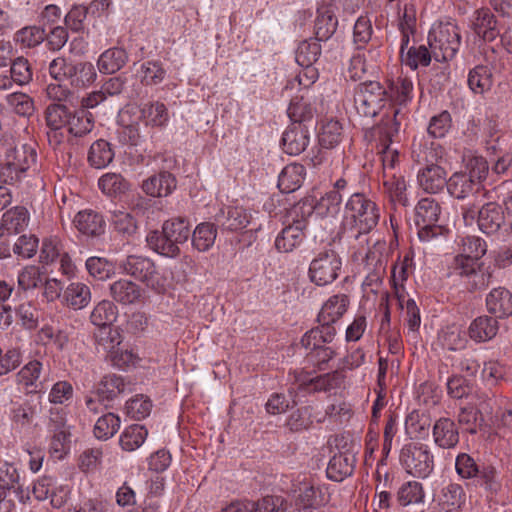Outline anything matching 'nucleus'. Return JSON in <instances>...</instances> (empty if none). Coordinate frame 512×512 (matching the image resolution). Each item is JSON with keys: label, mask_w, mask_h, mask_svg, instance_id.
<instances>
[{"label": "nucleus", "mask_w": 512, "mask_h": 512, "mask_svg": "<svg viewBox=\"0 0 512 512\" xmlns=\"http://www.w3.org/2000/svg\"><path fill=\"white\" fill-rule=\"evenodd\" d=\"M380 219V208L375 201L361 192L353 193L344 205L342 229L355 239L368 235Z\"/></svg>", "instance_id": "nucleus-1"}, {"label": "nucleus", "mask_w": 512, "mask_h": 512, "mask_svg": "<svg viewBox=\"0 0 512 512\" xmlns=\"http://www.w3.org/2000/svg\"><path fill=\"white\" fill-rule=\"evenodd\" d=\"M0 153L4 159L0 163V182L13 185L19 182L26 171L36 162V151L29 145L15 146L14 137L4 133L0 137Z\"/></svg>", "instance_id": "nucleus-2"}, {"label": "nucleus", "mask_w": 512, "mask_h": 512, "mask_svg": "<svg viewBox=\"0 0 512 512\" xmlns=\"http://www.w3.org/2000/svg\"><path fill=\"white\" fill-rule=\"evenodd\" d=\"M190 234L188 219L175 217L163 223L162 231H151L146 241L148 246L158 254L174 258L180 254L179 246L187 242Z\"/></svg>", "instance_id": "nucleus-3"}, {"label": "nucleus", "mask_w": 512, "mask_h": 512, "mask_svg": "<svg viewBox=\"0 0 512 512\" xmlns=\"http://www.w3.org/2000/svg\"><path fill=\"white\" fill-rule=\"evenodd\" d=\"M440 215L441 206L435 199L426 197L418 201L414 222L420 241L430 242L448 231L445 226L438 224Z\"/></svg>", "instance_id": "nucleus-4"}, {"label": "nucleus", "mask_w": 512, "mask_h": 512, "mask_svg": "<svg viewBox=\"0 0 512 512\" xmlns=\"http://www.w3.org/2000/svg\"><path fill=\"white\" fill-rule=\"evenodd\" d=\"M312 214V205L297 203L291 210L292 224L285 227L275 240V247L280 252H290L304 239V230L307 227V217Z\"/></svg>", "instance_id": "nucleus-5"}, {"label": "nucleus", "mask_w": 512, "mask_h": 512, "mask_svg": "<svg viewBox=\"0 0 512 512\" xmlns=\"http://www.w3.org/2000/svg\"><path fill=\"white\" fill-rule=\"evenodd\" d=\"M428 40L436 61L453 59L461 44L459 28L453 23L440 24L429 34Z\"/></svg>", "instance_id": "nucleus-6"}, {"label": "nucleus", "mask_w": 512, "mask_h": 512, "mask_svg": "<svg viewBox=\"0 0 512 512\" xmlns=\"http://www.w3.org/2000/svg\"><path fill=\"white\" fill-rule=\"evenodd\" d=\"M387 90L377 81H368L357 86L354 93V106L360 116L375 117L384 107Z\"/></svg>", "instance_id": "nucleus-7"}, {"label": "nucleus", "mask_w": 512, "mask_h": 512, "mask_svg": "<svg viewBox=\"0 0 512 512\" xmlns=\"http://www.w3.org/2000/svg\"><path fill=\"white\" fill-rule=\"evenodd\" d=\"M400 462L409 474L419 478L429 476L434 468L429 448L415 442L404 445L400 452Z\"/></svg>", "instance_id": "nucleus-8"}, {"label": "nucleus", "mask_w": 512, "mask_h": 512, "mask_svg": "<svg viewBox=\"0 0 512 512\" xmlns=\"http://www.w3.org/2000/svg\"><path fill=\"white\" fill-rule=\"evenodd\" d=\"M341 266L342 261L336 251H321L310 264V280L318 286L328 285L337 279Z\"/></svg>", "instance_id": "nucleus-9"}, {"label": "nucleus", "mask_w": 512, "mask_h": 512, "mask_svg": "<svg viewBox=\"0 0 512 512\" xmlns=\"http://www.w3.org/2000/svg\"><path fill=\"white\" fill-rule=\"evenodd\" d=\"M399 124L395 121L387 122L381 128V145L380 152L382 163V175H397L395 172L396 165L399 163V152L391 147L392 137L398 133Z\"/></svg>", "instance_id": "nucleus-10"}, {"label": "nucleus", "mask_w": 512, "mask_h": 512, "mask_svg": "<svg viewBox=\"0 0 512 512\" xmlns=\"http://www.w3.org/2000/svg\"><path fill=\"white\" fill-rule=\"evenodd\" d=\"M121 267L126 274L144 282L147 286L155 288L157 272L155 264L150 259L130 255L123 261Z\"/></svg>", "instance_id": "nucleus-11"}, {"label": "nucleus", "mask_w": 512, "mask_h": 512, "mask_svg": "<svg viewBox=\"0 0 512 512\" xmlns=\"http://www.w3.org/2000/svg\"><path fill=\"white\" fill-rule=\"evenodd\" d=\"M70 114L71 112L64 104L53 103L46 108L45 119L47 126L51 129L47 134L50 143H61L62 134L58 131L68 125Z\"/></svg>", "instance_id": "nucleus-12"}, {"label": "nucleus", "mask_w": 512, "mask_h": 512, "mask_svg": "<svg viewBox=\"0 0 512 512\" xmlns=\"http://www.w3.org/2000/svg\"><path fill=\"white\" fill-rule=\"evenodd\" d=\"M477 223L483 233L495 234L505 224L504 210L499 204L488 202L479 209Z\"/></svg>", "instance_id": "nucleus-13"}, {"label": "nucleus", "mask_w": 512, "mask_h": 512, "mask_svg": "<svg viewBox=\"0 0 512 512\" xmlns=\"http://www.w3.org/2000/svg\"><path fill=\"white\" fill-rule=\"evenodd\" d=\"M251 215L240 206H226L216 215L215 221L224 230L240 231L250 223Z\"/></svg>", "instance_id": "nucleus-14"}, {"label": "nucleus", "mask_w": 512, "mask_h": 512, "mask_svg": "<svg viewBox=\"0 0 512 512\" xmlns=\"http://www.w3.org/2000/svg\"><path fill=\"white\" fill-rule=\"evenodd\" d=\"M418 183L427 193H438L448 185L447 172L438 164H428L418 172Z\"/></svg>", "instance_id": "nucleus-15"}, {"label": "nucleus", "mask_w": 512, "mask_h": 512, "mask_svg": "<svg viewBox=\"0 0 512 512\" xmlns=\"http://www.w3.org/2000/svg\"><path fill=\"white\" fill-rule=\"evenodd\" d=\"M350 304L346 294H336L324 302L317 317V322L333 326L346 313Z\"/></svg>", "instance_id": "nucleus-16"}, {"label": "nucleus", "mask_w": 512, "mask_h": 512, "mask_svg": "<svg viewBox=\"0 0 512 512\" xmlns=\"http://www.w3.org/2000/svg\"><path fill=\"white\" fill-rule=\"evenodd\" d=\"M309 131L303 124L290 125L282 136V147L289 155H299L309 144Z\"/></svg>", "instance_id": "nucleus-17"}, {"label": "nucleus", "mask_w": 512, "mask_h": 512, "mask_svg": "<svg viewBox=\"0 0 512 512\" xmlns=\"http://www.w3.org/2000/svg\"><path fill=\"white\" fill-rule=\"evenodd\" d=\"M434 443L443 449L454 448L459 442V431L455 422L447 417L439 418L433 425Z\"/></svg>", "instance_id": "nucleus-18"}, {"label": "nucleus", "mask_w": 512, "mask_h": 512, "mask_svg": "<svg viewBox=\"0 0 512 512\" xmlns=\"http://www.w3.org/2000/svg\"><path fill=\"white\" fill-rule=\"evenodd\" d=\"M472 29L479 37L489 42L495 40L500 34L497 20L488 8H480L475 11Z\"/></svg>", "instance_id": "nucleus-19"}, {"label": "nucleus", "mask_w": 512, "mask_h": 512, "mask_svg": "<svg viewBox=\"0 0 512 512\" xmlns=\"http://www.w3.org/2000/svg\"><path fill=\"white\" fill-rule=\"evenodd\" d=\"M356 457L350 452H339L329 461L326 474L333 481L341 482L352 475L355 469Z\"/></svg>", "instance_id": "nucleus-20"}, {"label": "nucleus", "mask_w": 512, "mask_h": 512, "mask_svg": "<svg viewBox=\"0 0 512 512\" xmlns=\"http://www.w3.org/2000/svg\"><path fill=\"white\" fill-rule=\"evenodd\" d=\"M486 306L495 317H508L512 314V293L504 287L494 288L486 297Z\"/></svg>", "instance_id": "nucleus-21"}, {"label": "nucleus", "mask_w": 512, "mask_h": 512, "mask_svg": "<svg viewBox=\"0 0 512 512\" xmlns=\"http://www.w3.org/2000/svg\"><path fill=\"white\" fill-rule=\"evenodd\" d=\"M176 178L169 172H160L145 180L142 184L143 191L152 197H166L176 188Z\"/></svg>", "instance_id": "nucleus-22"}, {"label": "nucleus", "mask_w": 512, "mask_h": 512, "mask_svg": "<svg viewBox=\"0 0 512 512\" xmlns=\"http://www.w3.org/2000/svg\"><path fill=\"white\" fill-rule=\"evenodd\" d=\"M74 224L80 233L92 237L101 235L105 229L102 215L90 209L78 212Z\"/></svg>", "instance_id": "nucleus-23"}, {"label": "nucleus", "mask_w": 512, "mask_h": 512, "mask_svg": "<svg viewBox=\"0 0 512 512\" xmlns=\"http://www.w3.org/2000/svg\"><path fill=\"white\" fill-rule=\"evenodd\" d=\"M110 296L122 305L134 304L140 300L142 289L128 279H119L110 284Z\"/></svg>", "instance_id": "nucleus-24"}, {"label": "nucleus", "mask_w": 512, "mask_h": 512, "mask_svg": "<svg viewBox=\"0 0 512 512\" xmlns=\"http://www.w3.org/2000/svg\"><path fill=\"white\" fill-rule=\"evenodd\" d=\"M465 501L466 494L458 483L445 485L438 495V503L445 512H459Z\"/></svg>", "instance_id": "nucleus-25"}, {"label": "nucleus", "mask_w": 512, "mask_h": 512, "mask_svg": "<svg viewBox=\"0 0 512 512\" xmlns=\"http://www.w3.org/2000/svg\"><path fill=\"white\" fill-rule=\"evenodd\" d=\"M496 318L484 315L474 319L468 328L469 337L476 342H486L494 338L499 329Z\"/></svg>", "instance_id": "nucleus-26"}, {"label": "nucleus", "mask_w": 512, "mask_h": 512, "mask_svg": "<svg viewBox=\"0 0 512 512\" xmlns=\"http://www.w3.org/2000/svg\"><path fill=\"white\" fill-rule=\"evenodd\" d=\"M306 174L305 167L301 164H289L283 168L278 177V188L283 193H292L299 189Z\"/></svg>", "instance_id": "nucleus-27"}, {"label": "nucleus", "mask_w": 512, "mask_h": 512, "mask_svg": "<svg viewBox=\"0 0 512 512\" xmlns=\"http://www.w3.org/2000/svg\"><path fill=\"white\" fill-rule=\"evenodd\" d=\"M384 194L393 204L407 206L406 182L402 175H382Z\"/></svg>", "instance_id": "nucleus-28"}, {"label": "nucleus", "mask_w": 512, "mask_h": 512, "mask_svg": "<svg viewBox=\"0 0 512 512\" xmlns=\"http://www.w3.org/2000/svg\"><path fill=\"white\" fill-rule=\"evenodd\" d=\"M335 335L336 329L334 326H325L324 324L318 323V326L310 329L303 335L301 344L306 349L313 351L325 344L331 343Z\"/></svg>", "instance_id": "nucleus-29"}, {"label": "nucleus", "mask_w": 512, "mask_h": 512, "mask_svg": "<svg viewBox=\"0 0 512 512\" xmlns=\"http://www.w3.org/2000/svg\"><path fill=\"white\" fill-rule=\"evenodd\" d=\"M478 182H474L467 172H456L448 179L447 190L451 196L464 199L480 189Z\"/></svg>", "instance_id": "nucleus-30"}, {"label": "nucleus", "mask_w": 512, "mask_h": 512, "mask_svg": "<svg viewBox=\"0 0 512 512\" xmlns=\"http://www.w3.org/2000/svg\"><path fill=\"white\" fill-rule=\"evenodd\" d=\"M3 226L7 235L19 234L29 224L30 215L24 206H15L2 215Z\"/></svg>", "instance_id": "nucleus-31"}, {"label": "nucleus", "mask_w": 512, "mask_h": 512, "mask_svg": "<svg viewBox=\"0 0 512 512\" xmlns=\"http://www.w3.org/2000/svg\"><path fill=\"white\" fill-rule=\"evenodd\" d=\"M128 61V54L123 48L113 47L104 51L98 61L97 66L101 73L113 74L119 71Z\"/></svg>", "instance_id": "nucleus-32"}, {"label": "nucleus", "mask_w": 512, "mask_h": 512, "mask_svg": "<svg viewBox=\"0 0 512 512\" xmlns=\"http://www.w3.org/2000/svg\"><path fill=\"white\" fill-rule=\"evenodd\" d=\"M413 90V81L409 77L401 75L389 81L387 96L393 103L404 106L412 100Z\"/></svg>", "instance_id": "nucleus-33"}, {"label": "nucleus", "mask_w": 512, "mask_h": 512, "mask_svg": "<svg viewBox=\"0 0 512 512\" xmlns=\"http://www.w3.org/2000/svg\"><path fill=\"white\" fill-rule=\"evenodd\" d=\"M97 77V73L92 63L79 62L73 63L68 70L66 80L70 85L76 88H85L92 84Z\"/></svg>", "instance_id": "nucleus-34"}, {"label": "nucleus", "mask_w": 512, "mask_h": 512, "mask_svg": "<svg viewBox=\"0 0 512 512\" xmlns=\"http://www.w3.org/2000/svg\"><path fill=\"white\" fill-rule=\"evenodd\" d=\"M66 305L74 310L85 308L91 301L90 288L81 282L70 283L63 295Z\"/></svg>", "instance_id": "nucleus-35"}, {"label": "nucleus", "mask_w": 512, "mask_h": 512, "mask_svg": "<svg viewBox=\"0 0 512 512\" xmlns=\"http://www.w3.org/2000/svg\"><path fill=\"white\" fill-rule=\"evenodd\" d=\"M113 159L114 151L108 141L99 139L91 144L87 160L92 167L96 169L105 168Z\"/></svg>", "instance_id": "nucleus-36"}, {"label": "nucleus", "mask_w": 512, "mask_h": 512, "mask_svg": "<svg viewBox=\"0 0 512 512\" xmlns=\"http://www.w3.org/2000/svg\"><path fill=\"white\" fill-rule=\"evenodd\" d=\"M140 113L146 125L152 127H164L169 121L168 109L160 101L145 103Z\"/></svg>", "instance_id": "nucleus-37"}, {"label": "nucleus", "mask_w": 512, "mask_h": 512, "mask_svg": "<svg viewBox=\"0 0 512 512\" xmlns=\"http://www.w3.org/2000/svg\"><path fill=\"white\" fill-rule=\"evenodd\" d=\"M126 384L116 374L105 375L98 384L97 395L101 402L112 401L125 391Z\"/></svg>", "instance_id": "nucleus-38"}, {"label": "nucleus", "mask_w": 512, "mask_h": 512, "mask_svg": "<svg viewBox=\"0 0 512 512\" xmlns=\"http://www.w3.org/2000/svg\"><path fill=\"white\" fill-rule=\"evenodd\" d=\"M468 86L475 94H484L493 85L491 69L485 65H478L471 69L468 74Z\"/></svg>", "instance_id": "nucleus-39"}, {"label": "nucleus", "mask_w": 512, "mask_h": 512, "mask_svg": "<svg viewBox=\"0 0 512 512\" xmlns=\"http://www.w3.org/2000/svg\"><path fill=\"white\" fill-rule=\"evenodd\" d=\"M217 228L215 224L203 222L196 226L192 234V245L199 252L208 251L216 240Z\"/></svg>", "instance_id": "nucleus-40"}, {"label": "nucleus", "mask_w": 512, "mask_h": 512, "mask_svg": "<svg viewBox=\"0 0 512 512\" xmlns=\"http://www.w3.org/2000/svg\"><path fill=\"white\" fill-rule=\"evenodd\" d=\"M433 57L432 49L429 50L425 45L411 46L406 53H401L402 64L408 66L412 70L419 67H427L430 65Z\"/></svg>", "instance_id": "nucleus-41"}, {"label": "nucleus", "mask_w": 512, "mask_h": 512, "mask_svg": "<svg viewBox=\"0 0 512 512\" xmlns=\"http://www.w3.org/2000/svg\"><path fill=\"white\" fill-rule=\"evenodd\" d=\"M0 487L7 491H13L20 496L21 501H24V489L20 482L19 472L14 464L4 462L0 465Z\"/></svg>", "instance_id": "nucleus-42"}, {"label": "nucleus", "mask_w": 512, "mask_h": 512, "mask_svg": "<svg viewBox=\"0 0 512 512\" xmlns=\"http://www.w3.org/2000/svg\"><path fill=\"white\" fill-rule=\"evenodd\" d=\"M100 190L107 196L124 194L130 189V183L118 173H106L98 181Z\"/></svg>", "instance_id": "nucleus-43"}, {"label": "nucleus", "mask_w": 512, "mask_h": 512, "mask_svg": "<svg viewBox=\"0 0 512 512\" xmlns=\"http://www.w3.org/2000/svg\"><path fill=\"white\" fill-rule=\"evenodd\" d=\"M68 131L76 137H82L92 131L94 127L93 115L80 109L70 114Z\"/></svg>", "instance_id": "nucleus-44"}, {"label": "nucleus", "mask_w": 512, "mask_h": 512, "mask_svg": "<svg viewBox=\"0 0 512 512\" xmlns=\"http://www.w3.org/2000/svg\"><path fill=\"white\" fill-rule=\"evenodd\" d=\"M117 318L116 306L108 300L99 302L91 312V322L99 327L112 326V323Z\"/></svg>", "instance_id": "nucleus-45"}, {"label": "nucleus", "mask_w": 512, "mask_h": 512, "mask_svg": "<svg viewBox=\"0 0 512 512\" xmlns=\"http://www.w3.org/2000/svg\"><path fill=\"white\" fill-rule=\"evenodd\" d=\"M320 55V43L310 38L300 42L296 50L295 59L300 66H311L319 59Z\"/></svg>", "instance_id": "nucleus-46"}, {"label": "nucleus", "mask_w": 512, "mask_h": 512, "mask_svg": "<svg viewBox=\"0 0 512 512\" xmlns=\"http://www.w3.org/2000/svg\"><path fill=\"white\" fill-rule=\"evenodd\" d=\"M148 435L144 426L135 424L127 427L120 435V445L123 450L131 452L139 448Z\"/></svg>", "instance_id": "nucleus-47"}, {"label": "nucleus", "mask_w": 512, "mask_h": 512, "mask_svg": "<svg viewBox=\"0 0 512 512\" xmlns=\"http://www.w3.org/2000/svg\"><path fill=\"white\" fill-rule=\"evenodd\" d=\"M486 414H480V410L472 405L460 408L457 416L459 425L470 434L477 433L478 428L483 425Z\"/></svg>", "instance_id": "nucleus-48"}, {"label": "nucleus", "mask_w": 512, "mask_h": 512, "mask_svg": "<svg viewBox=\"0 0 512 512\" xmlns=\"http://www.w3.org/2000/svg\"><path fill=\"white\" fill-rule=\"evenodd\" d=\"M120 428V418L114 413H106L98 418L94 425V435L99 440L113 437Z\"/></svg>", "instance_id": "nucleus-49"}, {"label": "nucleus", "mask_w": 512, "mask_h": 512, "mask_svg": "<svg viewBox=\"0 0 512 512\" xmlns=\"http://www.w3.org/2000/svg\"><path fill=\"white\" fill-rule=\"evenodd\" d=\"M319 144L322 148L332 149L342 139V126L336 120H329L322 125L318 135Z\"/></svg>", "instance_id": "nucleus-50"}, {"label": "nucleus", "mask_w": 512, "mask_h": 512, "mask_svg": "<svg viewBox=\"0 0 512 512\" xmlns=\"http://www.w3.org/2000/svg\"><path fill=\"white\" fill-rule=\"evenodd\" d=\"M140 82L146 86L160 84L166 77V71L159 61H146L141 64Z\"/></svg>", "instance_id": "nucleus-51"}, {"label": "nucleus", "mask_w": 512, "mask_h": 512, "mask_svg": "<svg viewBox=\"0 0 512 512\" xmlns=\"http://www.w3.org/2000/svg\"><path fill=\"white\" fill-rule=\"evenodd\" d=\"M95 340L98 347L110 355L120 345L121 335L117 328L104 326L95 333Z\"/></svg>", "instance_id": "nucleus-52"}, {"label": "nucleus", "mask_w": 512, "mask_h": 512, "mask_svg": "<svg viewBox=\"0 0 512 512\" xmlns=\"http://www.w3.org/2000/svg\"><path fill=\"white\" fill-rule=\"evenodd\" d=\"M287 113L289 118L293 121L292 124H302V122L312 119L314 109L311 104L301 96L291 100Z\"/></svg>", "instance_id": "nucleus-53"}, {"label": "nucleus", "mask_w": 512, "mask_h": 512, "mask_svg": "<svg viewBox=\"0 0 512 512\" xmlns=\"http://www.w3.org/2000/svg\"><path fill=\"white\" fill-rule=\"evenodd\" d=\"M342 203V195L338 191L326 192L313 207L317 213L322 216L335 217L339 211Z\"/></svg>", "instance_id": "nucleus-54"}, {"label": "nucleus", "mask_w": 512, "mask_h": 512, "mask_svg": "<svg viewBox=\"0 0 512 512\" xmlns=\"http://www.w3.org/2000/svg\"><path fill=\"white\" fill-rule=\"evenodd\" d=\"M65 252L62 241L57 236L45 238L40 249L41 263L51 264Z\"/></svg>", "instance_id": "nucleus-55"}, {"label": "nucleus", "mask_w": 512, "mask_h": 512, "mask_svg": "<svg viewBox=\"0 0 512 512\" xmlns=\"http://www.w3.org/2000/svg\"><path fill=\"white\" fill-rule=\"evenodd\" d=\"M46 32L38 26H28L20 29L15 34V41L22 47H36L45 40Z\"/></svg>", "instance_id": "nucleus-56"}, {"label": "nucleus", "mask_w": 512, "mask_h": 512, "mask_svg": "<svg viewBox=\"0 0 512 512\" xmlns=\"http://www.w3.org/2000/svg\"><path fill=\"white\" fill-rule=\"evenodd\" d=\"M11 80L18 85L28 84L33 77V70L24 57H18L10 64Z\"/></svg>", "instance_id": "nucleus-57"}, {"label": "nucleus", "mask_w": 512, "mask_h": 512, "mask_svg": "<svg viewBox=\"0 0 512 512\" xmlns=\"http://www.w3.org/2000/svg\"><path fill=\"white\" fill-rule=\"evenodd\" d=\"M423 498L424 492L422 485L417 481H409L403 484L397 493L398 502L402 506L421 502Z\"/></svg>", "instance_id": "nucleus-58"}, {"label": "nucleus", "mask_w": 512, "mask_h": 512, "mask_svg": "<svg viewBox=\"0 0 512 512\" xmlns=\"http://www.w3.org/2000/svg\"><path fill=\"white\" fill-rule=\"evenodd\" d=\"M337 19L332 14L318 15L315 21V40L326 41L331 38L337 29Z\"/></svg>", "instance_id": "nucleus-59"}, {"label": "nucleus", "mask_w": 512, "mask_h": 512, "mask_svg": "<svg viewBox=\"0 0 512 512\" xmlns=\"http://www.w3.org/2000/svg\"><path fill=\"white\" fill-rule=\"evenodd\" d=\"M486 250V243L481 238L466 236L461 239V248L458 255L479 261Z\"/></svg>", "instance_id": "nucleus-60"}, {"label": "nucleus", "mask_w": 512, "mask_h": 512, "mask_svg": "<svg viewBox=\"0 0 512 512\" xmlns=\"http://www.w3.org/2000/svg\"><path fill=\"white\" fill-rule=\"evenodd\" d=\"M111 221L115 231L124 237H130L136 233V221L128 212L114 211L112 213Z\"/></svg>", "instance_id": "nucleus-61"}, {"label": "nucleus", "mask_w": 512, "mask_h": 512, "mask_svg": "<svg viewBox=\"0 0 512 512\" xmlns=\"http://www.w3.org/2000/svg\"><path fill=\"white\" fill-rule=\"evenodd\" d=\"M492 277L493 274L490 268H486L480 263L478 268L465 280V283L469 291L482 290L489 286Z\"/></svg>", "instance_id": "nucleus-62"}, {"label": "nucleus", "mask_w": 512, "mask_h": 512, "mask_svg": "<svg viewBox=\"0 0 512 512\" xmlns=\"http://www.w3.org/2000/svg\"><path fill=\"white\" fill-rule=\"evenodd\" d=\"M42 370V363L38 360H32L28 362L21 370L17 373V382L25 386L26 388L35 386L36 382L40 377Z\"/></svg>", "instance_id": "nucleus-63"}, {"label": "nucleus", "mask_w": 512, "mask_h": 512, "mask_svg": "<svg viewBox=\"0 0 512 512\" xmlns=\"http://www.w3.org/2000/svg\"><path fill=\"white\" fill-rule=\"evenodd\" d=\"M151 408V400L143 395H138L126 403L127 414L135 420L146 418L150 414Z\"/></svg>", "instance_id": "nucleus-64"}]
</instances>
